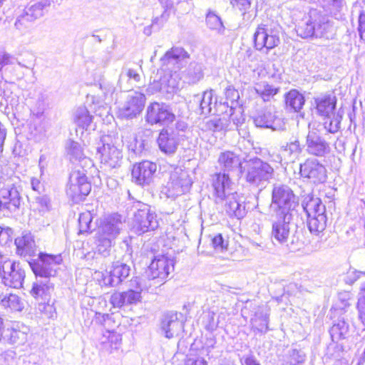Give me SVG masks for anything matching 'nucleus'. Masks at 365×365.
Returning <instances> with one entry per match:
<instances>
[{
    "label": "nucleus",
    "instance_id": "4c0bfd02",
    "mask_svg": "<svg viewBox=\"0 0 365 365\" xmlns=\"http://www.w3.org/2000/svg\"><path fill=\"white\" fill-rule=\"evenodd\" d=\"M207 27L216 31L218 34H222L225 31V26L220 16H218L214 11H209L206 15L205 19Z\"/></svg>",
    "mask_w": 365,
    "mask_h": 365
},
{
    "label": "nucleus",
    "instance_id": "dca6fc26",
    "mask_svg": "<svg viewBox=\"0 0 365 365\" xmlns=\"http://www.w3.org/2000/svg\"><path fill=\"white\" fill-rule=\"evenodd\" d=\"M174 269L173 260L165 255L155 257L149 266V276L153 279L165 280Z\"/></svg>",
    "mask_w": 365,
    "mask_h": 365
},
{
    "label": "nucleus",
    "instance_id": "69168bd1",
    "mask_svg": "<svg viewBox=\"0 0 365 365\" xmlns=\"http://www.w3.org/2000/svg\"><path fill=\"white\" fill-rule=\"evenodd\" d=\"M185 365H207V361L202 358L188 359Z\"/></svg>",
    "mask_w": 365,
    "mask_h": 365
},
{
    "label": "nucleus",
    "instance_id": "f704fd0d",
    "mask_svg": "<svg viewBox=\"0 0 365 365\" xmlns=\"http://www.w3.org/2000/svg\"><path fill=\"white\" fill-rule=\"evenodd\" d=\"M75 123L83 129H88L93 122V116L86 106H79L74 111Z\"/></svg>",
    "mask_w": 365,
    "mask_h": 365
},
{
    "label": "nucleus",
    "instance_id": "7c9ffc66",
    "mask_svg": "<svg viewBox=\"0 0 365 365\" xmlns=\"http://www.w3.org/2000/svg\"><path fill=\"white\" fill-rule=\"evenodd\" d=\"M51 0H31L24 11L35 21L43 16V11L51 6Z\"/></svg>",
    "mask_w": 365,
    "mask_h": 365
},
{
    "label": "nucleus",
    "instance_id": "0e129e2a",
    "mask_svg": "<svg viewBox=\"0 0 365 365\" xmlns=\"http://www.w3.org/2000/svg\"><path fill=\"white\" fill-rule=\"evenodd\" d=\"M230 120L233 122V123L238 127L239 125H241L245 120V118H243L241 112L240 111L239 113H237L236 112L234 113H232L230 115Z\"/></svg>",
    "mask_w": 365,
    "mask_h": 365
},
{
    "label": "nucleus",
    "instance_id": "6e6552de",
    "mask_svg": "<svg viewBox=\"0 0 365 365\" xmlns=\"http://www.w3.org/2000/svg\"><path fill=\"white\" fill-rule=\"evenodd\" d=\"M318 113L324 116V128L330 133H336L340 128L341 116L334 113L336 99L331 95H322L314 98Z\"/></svg>",
    "mask_w": 365,
    "mask_h": 365
},
{
    "label": "nucleus",
    "instance_id": "1a4fd4ad",
    "mask_svg": "<svg viewBox=\"0 0 365 365\" xmlns=\"http://www.w3.org/2000/svg\"><path fill=\"white\" fill-rule=\"evenodd\" d=\"M273 177L274 168L269 163L259 158L250 160L246 173V180L250 185L262 190Z\"/></svg>",
    "mask_w": 365,
    "mask_h": 365
},
{
    "label": "nucleus",
    "instance_id": "f8f14e48",
    "mask_svg": "<svg viewBox=\"0 0 365 365\" xmlns=\"http://www.w3.org/2000/svg\"><path fill=\"white\" fill-rule=\"evenodd\" d=\"M91 190V183L88 181L85 170H73L67 185V195L73 201H79L87 196Z\"/></svg>",
    "mask_w": 365,
    "mask_h": 365
},
{
    "label": "nucleus",
    "instance_id": "6ab92c4d",
    "mask_svg": "<svg viewBox=\"0 0 365 365\" xmlns=\"http://www.w3.org/2000/svg\"><path fill=\"white\" fill-rule=\"evenodd\" d=\"M325 167L317 160H307L300 165V174L314 183L324 182L327 179Z\"/></svg>",
    "mask_w": 365,
    "mask_h": 365
},
{
    "label": "nucleus",
    "instance_id": "bf43d9fd",
    "mask_svg": "<svg viewBox=\"0 0 365 365\" xmlns=\"http://www.w3.org/2000/svg\"><path fill=\"white\" fill-rule=\"evenodd\" d=\"M242 365H260L256 358L251 354L243 355L240 358Z\"/></svg>",
    "mask_w": 365,
    "mask_h": 365
},
{
    "label": "nucleus",
    "instance_id": "a878e982",
    "mask_svg": "<svg viewBox=\"0 0 365 365\" xmlns=\"http://www.w3.org/2000/svg\"><path fill=\"white\" fill-rule=\"evenodd\" d=\"M29 331L28 327L19 322H14L6 329L5 338L11 344H24L27 341Z\"/></svg>",
    "mask_w": 365,
    "mask_h": 365
},
{
    "label": "nucleus",
    "instance_id": "393cba45",
    "mask_svg": "<svg viewBox=\"0 0 365 365\" xmlns=\"http://www.w3.org/2000/svg\"><path fill=\"white\" fill-rule=\"evenodd\" d=\"M217 162L220 169L223 171V173H219L218 174H227L229 178L230 173L237 171L242 165L240 156L232 151L221 153Z\"/></svg>",
    "mask_w": 365,
    "mask_h": 365
},
{
    "label": "nucleus",
    "instance_id": "cd10ccee",
    "mask_svg": "<svg viewBox=\"0 0 365 365\" xmlns=\"http://www.w3.org/2000/svg\"><path fill=\"white\" fill-rule=\"evenodd\" d=\"M269 309L267 306L259 307L252 318V327L260 333L268 331Z\"/></svg>",
    "mask_w": 365,
    "mask_h": 365
},
{
    "label": "nucleus",
    "instance_id": "052dcab7",
    "mask_svg": "<svg viewBox=\"0 0 365 365\" xmlns=\"http://www.w3.org/2000/svg\"><path fill=\"white\" fill-rule=\"evenodd\" d=\"M125 76L130 79L133 80L135 82L138 83L140 81V76L138 72L133 68H126L124 70ZM123 71L121 73L123 75Z\"/></svg>",
    "mask_w": 365,
    "mask_h": 365
},
{
    "label": "nucleus",
    "instance_id": "e2e57ef3",
    "mask_svg": "<svg viewBox=\"0 0 365 365\" xmlns=\"http://www.w3.org/2000/svg\"><path fill=\"white\" fill-rule=\"evenodd\" d=\"M290 357L292 360L296 363H302L304 361L305 355L301 351L292 349L291 351Z\"/></svg>",
    "mask_w": 365,
    "mask_h": 365
},
{
    "label": "nucleus",
    "instance_id": "774afa93",
    "mask_svg": "<svg viewBox=\"0 0 365 365\" xmlns=\"http://www.w3.org/2000/svg\"><path fill=\"white\" fill-rule=\"evenodd\" d=\"M31 187L32 189L34 190V191H36L38 192H40L41 187H42V185L40 182V180L37 178H31Z\"/></svg>",
    "mask_w": 365,
    "mask_h": 365
},
{
    "label": "nucleus",
    "instance_id": "ea45409f",
    "mask_svg": "<svg viewBox=\"0 0 365 365\" xmlns=\"http://www.w3.org/2000/svg\"><path fill=\"white\" fill-rule=\"evenodd\" d=\"M186 75L189 83H196L203 77L202 66L196 62L190 63Z\"/></svg>",
    "mask_w": 365,
    "mask_h": 365
},
{
    "label": "nucleus",
    "instance_id": "a211bd4d",
    "mask_svg": "<svg viewBox=\"0 0 365 365\" xmlns=\"http://www.w3.org/2000/svg\"><path fill=\"white\" fill-rule=\"evenodd\" d=\"M157 170L155 163L145 160L134 165L132 170L133 180L138 185L145 186L150 185Z\"/></svg>",
    "mask_w": 365,
    "mask_h": 365
},
{
    "label": "nucleus",
    "instance_id": "20e7f679",
    "mask_svg": "<svg viewBox=\"0 0 365 365\" xmlns=\"http://www.w3.org/2000/svg\"><path fill=\"white\" fill-rule=\"evenodd\" d=\"M122 225L121 216L118 214L105 216L101 219L97 230L98 251L100 254L104 257L108 255L112 241L120 233Z\"/></svg>",
    "mask_w": 365,
    "mask_h": 365
},
{
    "label": "nucleus",
    "instance_id": "864d4df0",
    "mask_svg": "<svg viewBox=\"0 0 365 365\" xmlns=\"http://www.w3.org/2000/svg\"><path fill=\"white\" fill-rule=\"evenodd\" d=\"M13 230L10 227L2 228L0 232V245H6L12 240Z\"/></svg>",
    "mask_w": 365,
    "mask_h": 365
},
{
    "label": "nucleus",
    "instance_id": "412c9836",
    "mask_svg": "<svg viewBox=\"0 0 365 365\" xmlns=\"http://www.w3.org/2000/svg\"><path fill=\"white\" fill-rule=\"evenodd\" d=\"M157 143L161 152L172 155L178 148V140L170 128L165 127L160 131Z\"/></svg>",
    "mask_w": 365,
    "mask_h": 365
},
{
    "label": "nucleus",
    "instance_id": "4be33fe9",
    "mask_svg": "<svg viewBox=\"0 0 365 365\" xmlns=\"http://www.w3.org/2000/svg\"><path fill=\"white\" fill-rule=\"evenodd\" d=\"M161 329L166 338L172 339L180 334L183 329V324L179 320L177 313L170 312L163 316Z\"/></svg>",
    "mask_w": 365,
    "mask_h": 365
},
{
    "label": "nucleus",
    "instance_id": "09e8293b",
    "mask_svg": "<svg viewBox=\"0 0 365 365\" xmlns=\"http://www.w3.org/2000/svg\"><path fill=\"white\" fill-rule=\"evenodd\" d=\"M359 318L365 326V282L361 285L357 303Z\"/></svg>",
    "mask_w": 365,
    "mask_h": 365
},
{
    "label": "nucleus",
    "instance_id": "338daca9",
    "mask_svg": "<svg viewBox=\"0 0 365 365\" xmlns=\"http://www.w3.org/2000/svg\"><path fill=\"white\" fill-rule=\"evenodd\" d=\"M34 61L35 60L34 56L31 55L30 60L24 62L18 61L16 60V63H18V65H19L21 67L32 69L34 66Z\"/></svg>",
    "mask_w": 365,
    "mask_h": 365
},
{
    "label": "nucleus",
    "instance_id": "0eeeda50",
    "mask_svg": "<svg viewBox=\"0 0 365 365\" xmlns=\"http://www.w3.org/2000/svg\"><path fill=\"white\" fill-rule=\"evenodd\" d=\"M135 209L132 222V229L138 235L151 232L158 227L157 215L150 207L140 201L135 202L133 206Z\"/></svg>",
    "mask_w": 365,
    "mask_h": 365
},
{
    "label": "nucleus",
    "instance_id": "79ce46f5",
    "mask_svg": "<svg viewBox=\"0 0 365 365\" xmlns=\"http://www.w3.org/2000/svg\"><path fill=\"white\" fill-rule=\"evenodd\" d=\"M316 38H333L334 36V28L329 21L316 23Z\"/></svg>",
    "mask_w": 365,
    "mask_h": 365
},
{
    "label": "nucleus",
    "instance_id": "603ef678",
    "mask_svg": "<svg viewBox=\"0 0 365 365\" xmlns=\"http://www.w3.org/2000/svg\"><path fill=\"white\" fill-rule=\"evenodd\" d=\"M213 247L217 251H223L227 249L228 243L225 242L221 234H218L212 238Z\"/></svg>",
    "mask_w": 365,
    "mask_h": 365
},
{
    "label": "nucleus",
    "instance_id": "58836bf2",
    "mask_svg": "<svg viewBox=\"0 0 365 365\" xmlns=\"http://www.w3.org/2000/svg\"><path fill=\"white\" fill-rule=\"evenodd\" d=\"M160 4L163 6V7L166 8V9H176L177 6L180 4H187L186 0H159ZM169 14H168L167 10H165L160 17H156L153 21V25L155 24H163L167 21L168 18Z\"/></svg>",
    "mask_w": 365,
    "mask_h": 365
},
{
    "label": "nucleus",
    "instance_id": "37998d69",
    "mask_svg": "<svg viewBox=\"0 0 365 365\" xmlns=\"http://www.w3.org/2000/svg\"><path fill=\"white\" fill-rule=\"evenodd\" d=\"M316 23L311 21L302 23L297 29L296 31L300 37L307 38L309 37H315Z\"/></svg>",
    "mask_w": 365,
    "mask_h": 365
},
{
    "label": "nucleus",
    "instance_id": "c03bdc74",
    "mask_svg": "<svg viewBox=\"0 0 365 365\" xmlns=\"http://www.w3.org/2000/svg\"><path fill=\"white\" fill-rule=\"evenodd\" d=\"M1 303L4 307H9L13 311H21L23 304L20 301L19 297L16 294H9L4 297Z\"/></svg>",
    "mask_w": 365,
    "mask_h": 365
},
{
    "label": "nucleus",
    "instance_id": "72a5a7b5",
    "mask_svg": "<svg viewBox=\"0 0 365 365\" xmlns=\"http://www.w3.org/2000/svg\"><path fill=\"white\" fill-rule=\"evenodd\" d=\"M307 226L312 234L319 235L325 230L327 226V213L307 216Z\"/></svg>",
    "mask_w": 365,
    "mask_h": 365
},
{
    "label": "nucleus",
    "instance_id": "e433bc0d",
    "mask_svg": "<svg viewBox=\"0 0 365 365\" xmlns=\"http://www.w3.org/2000/svg\"><path fill=\"white\" fill-rule=\"evenodd\" d=\"M282 151L284 155H287L290 160L297 158L302 151V147L298 139L294 138L289 141L285 145L281 147Z\"/></svg>",
    "mask_w": 365,
    "mask_h": 365
},
{
    "label": "nucleus",
    "instance_id": "680f3d73",
    "mask_svg": "<svg viewBox=\"0 0 365 365\" xmlns=\"http://www.w3.org/2000/svg\"><path fill=\"white\" fill-rule=\"evenodd\" d=\"M231 3L241 11L247 10L251 5L250 0H232Z\"/></svg>",
    "mask_w": 365,
    "mask_h": 365
},
{
    "label": "nucleus",
    "instance_id": "9d476101",
    "mask_svg": "<svg viewBox=\"0 0 365 365\" xmlns=\"http://www.w3.org/2000/svg\"><path fill=\"white\" fill-rule=\"evenodd\" d=\"M130 271L129 265L118 261L113 263L110 271H96L93 277L101 286L117 287L130 276Z\"/></svg>",
    "mask_w": 365,
    "mask_h": 365
},
{
    "label": "nucleus",
    "instance_id": "f257e3e1",
    "mask_svg": "<svg viewBox=\"0 0 365 365\" xmlns=\"http://www.w3.org/2000/svg\"><path fill=\"white\" fill-rule=\"evenodd\" d=\"M61 261V255L40 253L37 261L29 262L36 277L43 278L37 279L33 284L31 294L34 298L41 299L44 303L49 302L53 292V286L49 282L48 278L56 274V267Z\"/></svg>",
    "mask_w": 365,
    "mask_h": 365
},
{
    "label": "nucleus",
    "instance_id": "7ed1b4c3",
    "mask_svg": "<svg viewBox=\"0 0 365 365\" xmlns=\"http://www.w3.org/2000/svg\"><path fill=\"white\" fill-rule=\"evenodd\" d=\"M189 58V53L182 47H173L160 58L161 70L169 75V78L166 79L165 76L163 81L167 82V86L171 91L173 92L178 88L177 73L185 66Z\"/></svg>",
    "mask_w": 365,
    "mask_h": 365
},
{
    "label": "nucleus",
    "instance_id": "13d9d810",
    "mask_svg": "<svg viewBox=\"0 0 365 365\" xmlns=\"http://www.w3.org/2000/svg\"><path fill=\"white\" fill-rule=\"evenodd\" d=\"M361 275L365 276V272L350 269L347 273L346 282L349 284H353L360 277Z\"/></svg>",
    "mask_w": 365,
    "mask_h": 365
},
{
    "label": "nucleus",
    "instance_id": "f03ea898",
    "mask_svg": "<svg viewBox=\"0 0 365 365\" xmlns=\"http://www.w3.org/2000/svg\"><path fill=\"white\" fill-rule=\"evenodd\" d=\"M233 185L227 174H215L212 178L216 202L221 203L223 200H227L225 210L227 214L240 219L246 215L245 205L237 199Z\"/></svg>",
    "mask_w": 365,
    "mask_h": 365
},
{
    "label": "nucleus",
    "instance_id": "423d86ee",
    "mask_svg": "<svg viewBox=\"0 0 365 365\" xmlns=\"http://www.w3.org/2000/svg\"><path fill=\"white\" fill-rule=\"evenodd\" d=\"M297 206V197L289 187L281 184L273 185L271 207L275 215H293Z\"/></svg>",
    "mask_w": 365,
    "mask_h": 365
},
{
    "label": "nucleus",
    "instance_id": "2eb2a0df",
    "mask_svg": "<svg viewBox=\"0 0 365 365\" xmlns=\"http://www.w3.org/2000/svg\"><path fill=\"white\" fill-rule=\"evenodd\" d=\"M254 43L257 50L262 51L266 48L268 51L280 43L279 33L272 29L266 28L264 24L259 25L254 34Z\"/></svg>",
    "mask_w": 365,
    "mask_h": 365
},
{
    "label": "nucleus",
    "instance_id": "6e6d98bb",
    "mask_svg": "<svg viewBox=\"0 0 365 365\" xmlns=\"http://www.w3.org/2000/svg\"><path fill=\"white\" fill-rule=\"evenodd\" d=\"M100 88L104 94L105 100L112 98V96L115 91L113 85L109 83H103L100 84Z\"/></svg>",
    "mask_w": 365,
    "mask_h": 365
},
{
    "label": "nucleus",
    "instance_id": "f3484780",
    "mask_svg": "<svg viewBox=\"0 0 365 365\" xmlns=\"http://www.w3.org/2000/svg\"><path fill=\"white\" fill-rule=\"evenodd\" d=\"M305 146L308 154L317 157H324L330 151L329 143L314 129L308 132Z\"/></svg>",
    "mask_w": 365,
    "mask_h": 365
},
{
    "label": "nucleus",
    "instance_id": "3c124183",
    "mask_svg": "<svg viewBox=\"0 0 365 365\" xmlns=\"http://www.w3.org/2000/svg\"><path fill=\"white\" fill-rule=\"evenodd\" d=\"M347 329H348V327H347L346 324L344 322H339L336 324H334L330 330V332H331L332 337L334 335L338 334L339 338L341 339V338H344V336L347 332Z\"/></svg>",
    "mask_w": 365,
    "mask_h": 365
},
{
    "label": "nucleus",
    "instance_id": "2f4dec72",
    "mask_svg": "<svg viewBox=\"0 0 365 365\" xmlns=\"http://www.w3.org/2000/svg\"><path fill=\"white\" fill-rule=\"evenodd\" d=\"M253 123L258 128L277 130L276 116L269 110H261L252 117Z\"/></svg>",
    "mask_w": 365,
    "mask_h": 365
},
{
    "label": "nucleus",
    "instance_id": "8fccbe9b",
    "mask_svg": "<svg viewBox=\"0 0 365 365\" xmlns=\"http://www.w3.org/2000/svg\"><path fill=\"white\" fill-rule=\"evenodd\" d=\"M108 334L109 352L113 353V351L118 350L120 347L122 341L121 336L119 334L115 332L108 331Z\"/></svg>",
    "mask_w": 365,
    "mask_h": 365
},
{
    "label": "nucleus",
    "instance_id": "4d7b16f0",
    "mask_svg": "<svg viewBox=\"0 0 365 365\" xmlns=\"http://www.w3.org/2000/svg\"><path fill=\"white\" fill-rule=\"evenodd\" d=\"M16 63V58L8 53L0 56V71L7 65H12Z\"/></svg>",
    "mask_w": 365,
    "mask_h": 365
},
{
    "label": "nucleus",
    "instance_id": "4468645a",
    "mask_svg": "<svg viewBox=\"0 0 365 365\" xmlns=\"http://www.w3.org/2000/svg\"><path fill=\"white\" fill-rule=\"evenodd\" d=\"M192 184L187 171L181 168H175L170 173V180L167 184L169 197H176L187 192Z\"/></svg>",
    "mask_w": 365,
    "mask_h": 365
},
{
    "label": "nucleus",
    "instance_id": "39448f33",
    "mask_svg": "<svg viewBox=\"0 0 365 365\" xmlns=\"http://www.w3.org/2000/svg\"><path fill=\"white\" fill-rule=\"evenodd\" d=\"M293 215H275L276 219L272 222L271 235L273 240L284 246L291 251L297 250L301 245V241L297 231H292L289 224Z\"/></svg>",
    "mask_w": 365,
    "mask_h": 365
},
{
    "label": "nucleus",
    "instance_id": "473e14b6",
    "mask_svg": "<svg viewBox=\"0 0 365 365\" xmlns=\"http://www.w3.org/2000/svg\"><path fill=\"white\" fill-rule=\"evenodd\" d=\"M302 207L307 216H314L318 214L326 213V207L319 197H307L302 202Z\"/></svg>",
    "mask_w": 365,
    "mask_h": 365
},
{
    "label": "nucleus",
    "instance_id": "9b49d317",
    "mask_svg": "<svg viewBox=\"0 0 365 365\" xmlns=\"http://www.w3.org/2000/svg\"><path fill=\"white\" fill-rule=\"evenodd\" d=\"M103 145L98 148L100 153L101 168L106 172L120 167L123 160L122 150L113 143L110 136H103Z\"/></svg>",
    "mask_w": 365,
    "mask_h": 365
},
{
    "label": "nucleus",
    "instance_id": "de8ad7c7",
    "mask_svg": "<svg viewBox=\"0 0 365 365\" xmlns=\"http://www.w3.org/2000/svg\"><path fill=\"white\" fill-rule=\"evenodd\" d=\"M212 97L213 94L212 91L204 92L200 104V108L202 114L207 115L211 113Z\"/></svg>",
    "mask_w": 365,
    "mask_h": 365
},
{
    "label": "nucleus",
    "instance_id": "ddd939ff",
    "mask_svg": "<svg viewBox=\"0 0 365 365\" xmlns=\"http://www.w3.org/2000/svg\"><path fill=\"white\" fill-rule=\"evenodd\" d=\"M145 121L151 125L168 127L175 120V115L170 106L164 103L153 102L148 106Z\"/></svg>",
    "mask_w": 365,
    "mask_h": 365
},
{
    "label": "nucleus",
    "instance_id": "c9c22d12",
    "mask_svg": "<svg viewBox=\"0 0 365 365\" xmlns=\"http://www.w3.org/2000/svg\"><path fill=\"white\" fill-rule=\"evenodd\" d=\"M254 90L264 101H269L278 93L279 91L277 88L269 85L266 81L257 83L254 86Z\"/></svg>",
    "mask_w": 365,
    "mask_h": 365
},
{
    "label": "nucleus",
    "instance_id": "a18cd8bd",
    "mask_svg": "<svg viewBox=\"0 0 365 365\" xmlns=\"http://www.w3.org/2000/svg\"><path fill=\"white\" fill-rule=\"evenodd\" d=\"M35 21L34 19H31L24 11L16 19L14 26L16 29L22 33L26 32Z\"/></svg>",
    "mask_w": 365,
    "mask_h": 365
},
{
    "label": "nucleus",
    "instance_id": "b1692460",
    "mask_svg": "<svg viewBox=\"0 0 365 365\" xmlns=\"http://www.w3.org/2000/svg\"><path fill=\"white\" fill-rule=\"evenodd\" d=\"M16 253L21 257H31L36 255V247L34 236L31 232L24 231L21 236L15 239Z\"/></svg>",
    "mask_w": 365,
    "mask_h": 365
},
{
    "label": "nucleus",
    "instance_id": "5fc2aeb1",
    "mask_svg": "<svg viewBox=\"0 0 365 365\" xmlns=\"http://www.w3.org/2000/svg\"><path fill=\"white\" fill-rule=\"evenodd\" d=\"M225 95L226 99L231 103L237 102L240 98L239 92L234 87L230 86L225 89Z\"/></svg>",
    "mask_w": 365,
    "mask_h": 365
},
{
    "label": "nucleus",
    "instance_id": "bb28decb",
    "mask_svg": "<svg viewBox=\"0 0 365 365\" xmlns=\"http://www.w3.org/2000/svg\"><path fill=\"white\" fill-rule=\"evenodd\" d=\"M20 195L16 187L3 188L0 190V207L9 210L16 209L20 205Z\"/></svg>",
    "mask_w": 365,
    "mask_h": 365
},
{
    "label": "nucleus",
    "instance_id": "a19ab883",
    "mask_svg": "<svg viewBox=\"0 0 365 365\" xmlns=\"http://www.w3.org/2000/svg\"><path fill=\"white\" fill-rule=\"evenodd\" d=\"M226 128L224 120L219 118H214L205 120L201 124V129L205 131L219 132Z\"/></svg>",
    "mask_w": 365,
    "mask_h": 365
},
{
    "label": "nucleus",
    "instance_id": "aec40b11",
    "mask_svg": "<svg viewBox=\"0 0 365 365\" xmlns=\"http://www.w3.org/2000/svg\"><path fill=\"white\" fill-rule=\"evenodd\" d=\"M145 102V96L140 93L128 95L125 103L120 108L119 113L122 118H133L143 110Z\"/></svg>",
    "mask_w": 365,
    "mask_h": 365
},
{
    "label": "nucleus",
    "instance_id": "5701e85b",
    "mask_svg": "<svg viewBox=\"0 0 365 365\" xmlns=\"http://www.w3.org/2000/svg\"><path fill=\"white\" fill-rule=\"evenodd\" d=\"M141 299V290L129 289L125 292H115L110 298V304L117 308L135 304Z\"/></svg>",
    "mask_w": 365,
    "mask_h": 365
},
{
    "label": "nucleus",
    "instance_id": "c756f323",
    "mask_svg": "<svg viewBox=\"0 0 365 365\" xmlns=\"http://www.w3.org/2000/svg\"><path fill=\"white\" fill-rule=\"evenodd\" d=\"M66 151L72 162L79 161L80 163L83 162L84 164H92L91 160L85 157L81 145L73 140L69 139L66 141Z\"/></svg>",
    "mask_w": 365,
    "mask_h": 365
},
{
    "label": "nucleus",
    "instance_id": "c85d7f7f",
    "mask_svg": "<svg viewBox=\"0 0 365 365\" xmlns=\"http://www.w3.org/2000/svg\"><path fill=\"white\" fill-rule=\"evenodd\" d=\"M286 108L290 112L298 113L305 103L304 96L296 89H292L284 95Z\"/></svg>",
    "mask_w": 365,
    "mask_h": 365
},
{
    "label": "nucleus",
    "instance_id": "49530a36",
    "mask_svg": "<svg viewBox=\"0 0 365 365\" xmlns=\"http://www.w3.org/2000/svg\"><path fill=\"white\" fill-rule=\"evenodd\" d=\"M92 220V214L89 211L80 214L78 217L79 234L89 232Z\"/></svg>",
    "mask_w": 365,
    "mask_h": 365
}]
</instances>
